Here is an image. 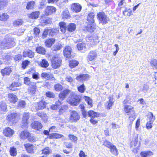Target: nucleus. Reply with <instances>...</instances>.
I'll list each match as a JSON object with an SVG mask.
<instances>
[{"label": "nucleus", "instance_id": "nucleus-8", "mask_svg": "<svg viewBox=\"0 0 157 157\" xmlns=\"http://www.w3.org/2000/svg\"><path fill=\"white\" fill-rule=\"evenodd\" d=\"M97 53L95 51H90L87 57L88 61H91L94 60L97 57Z\"/></svg>", "mask_w": 157, "mask_h": 157}, {"label": "nucleus", "instance_id": "nucleus-63", "mask_svg": "<svg viewBox=\"0 0 157 157\" xmlns=\"http://www.w3.org/2000/svg\"><path fill=\"white\" fill-rule=\"evenodd\" d=\"M67 106L66 105H64L62 106L59 110V112L63 113L67 109Z\"/></svg>", "mask_w": 157, "mask_h": 157}, {"label": "nucleus", "instance_id": "nucleus-34", "mask_svg": "<svg viewBox=\"0 0 157 157\" xmlns=\"http://www.w3.org/2000/svg\"><path fill=\"white\" fill-rule=\"evenodd\" d=\"M76 25L73 23H70L67 25V30L70 32H72L74 31L76 29Z\"/></svg>", "mask_w": 157, "mask_h": 157}, {"label": "nucleus", "instance_id": "nucleus-43", "mask_svg": "<svg viewBox=\"0 0 157 157\" xmlns=\"http://www.w3.org/2000/svg\"><path fill=\"white\" fill-rule=\"evenodd\" d=\"M77 89L78 91L81 93H83L86 90V88L84 84H82L80 86L77 87Z\"/></svg>", "mask_w": 157, "mask_h": 157}, {"label": "nucleus", "instance_id": "nucleus-47", "mask_svg": "<svg viewBox=\"0 0 157 157\" xmlns=\"http://www.w3.org/2000/svg\"><path fill=\"white\" fill-rule=\"evenodd\" d=\"M35 2L33 1H31L29 2L26 6V8L28 9H31L33 8L34 6Z\"/></svg>", "mask_w": 157, "mask_h": 157}, {"label": "nucleus", "instance_id": "nucleus-1", "mask_svg": "<svg viewBox=\"0 0 157 157\" xmlns=\"http://www.w3.org/2000/svg\"><path fill=\"white\" fill-rule=\"evenodd\" d=\"M15 44L14 39L7 35L1 42L0 47L2 48L9 49L14 46Z\"/></svg>", "mask_w": 157, "mask_h": 157}, {"label": "nucleus", "instance_id": "nucleus-37", "mask_svg": "<svg viewBox=\"0 0 157 157\" xmlns=\"http://www.w3.org/2000/svg\"><path fill=\"white\" fill-rule=\"evenodd\" d=\"M61 102L59 100L56 102L55 105H52L51 106V109L53 110H56L58 108L59 106L62 104Z\"/></svg>", "mask_w": 157, "mask_h": 157}, {"label": "nucleus", "instance_id": "nucleus-42", "mask_svg": "<svg viewBox=\"0 0 157 157\" xmlns=\"http://www.w3.org/2000/svg\"><path fill=\"white\" fill-rule=\"evenodd\" d=\"M148 118L149 121L153 123L155 120V117L153 115L152 113L150 112L148 114Z\"/></svg>", "mask_w": 157, "mask_h": 157}, {"label": "nucleus", "instance_id": "nucleus-54", "mask_svg": "<svg viewBox=\"0 0 157 157\" xmlns=\"http://www.w3.org/2000/svg\"><path fill=\"white\" fill-rule=\"evenodd\" d=\"M34 32L36 37H38L39 34L40 32V30L39 28L35 27L34 29Z\"/></svg>", "mask_w": 157, "mask_h": 157}, {"label": "nucleus", "instance_id": "nucleus-13", "mask_svg": "<svg viewBox=\"0 0 157 157\" xmlns=\"http://www.w3.org/2000/svg\"><path fill=\"white\" fill-rule=\"evenodd\" d=\"M3 133L5 136L10 137L14 133V132L9 127H7L4 130Z\"/></svg>", "mask_w": 157, "mask_h": 157}, {"label": "nucleus", "instance_id": "nucleus-32", "mask_svg": "<svg viewBox=\"0 0 157 157\" xmlns=\"http://www.w3.org/2000/svg\"><path fill=\"white\" fill-rule=\"evenodd\" d=\"M36 115L41 117L44 121L45 122L47 121L48 117L46 114L44 112H38L36 113Z\"/></svg>", "mask_w": 157, "mask_h": 157}, {"label": "nucleus", "instance_id": "nucleus-44", "mask_svg": "<svg viewBox=\"0 0 157 157\" xmlns=\"http://www.w3.org/2000/svg\"><path fill=\"white\" fill-rule=\"evenodd\" d=\"M54 88L56 91H60L63 89V86L59 83H57L55 85Z\"/></svg>", "mask_w": 157, "mask_h": 157}, {"label": "nucleus", "instance_id": "nucleus-27", "mask_svg": "<svg viewBox=\"0 0 157 157\" xmlns=\"http://www.w3.org/2000/svg\"><path fill=\"white\" fill-rule=\"evenodd\" d=\"M94 14L93 12L90 13L88 15L87 17V21H89L90 23H94Z\"/></svg>", "mask_w": 157, "mask_h": 157}, {"label": "nucleus", "instance_id": "nucleus-4", "mask_svg": "<svg viewBox=\"0 0 157 157\" xmlns=\"http://www.w3.org/2000/svg\"><path fill=\"white\" fill-rule=\"evenodd\" d=\"M81 97L79 95L74 94L72 96V99L70 101V103L71 105L76 106L79 103Z\"/></svg>", "mask_w": 157, "mask_h": 157}, {"label": "nucleus", "instance_id": "nucleus-51", "mask_svg": "<svg viewBox=\"0 0 157 157\" xmlns=\"http://www.w3.org/2000/svg\"><path fill=\"white\" fill-rule=\"evenodd\" d=\"M84 98L85 101H87L88 104L90 105L91 107H92V99L86 96H85Z\"/></svg>", "mask_w": 157, "mask_h": 157}, {"label": "nucleus", "instance_id": "nucleus-26", "mask_svg": "<svg viewBox=\"0 0 157 157\" xmlns=\"http://www.w3.org/2000/svg\"><path fill=\"white\" fill-rule=\"evenodd\" d=\"M46 104L47 103L45 101H41L37 103V109L38 110L43 109L45 108Z\"/></svg>", "mask_w": 157, "mask_h": 157}, {"label": "nucleus", "instance_id": "nucleus-28", "mask_svg": "<svg viewBox=\"0 0 157 157\" xmlns=\"http://www.w3.org/2000/svg\"><path fill=\"white\" fill-rule=\"evenodd\" d=\"M40 14L39 11H35L32 12L31 13L29 14L28 16L29 18L36 19L37 18Z\"/></svg>", "mask_w": 157, "mask_h": 157}, {"label": "nucleus", "instance_id": "nucleus-14", "mask_svg": "<svg viewBox=\"0 0 157 157\" xmlns=\"http://www.w3.org/2000/svg\"><path fill=\"white\" fill-rule=\"evenodd\" d=\"M31 126L33 128L37 130H39L42 127L41 123L38 121H34L32 122Z\"/></svg>", "mask_w": 157, "mask_h": 157}, {"label": "nucleus", "instance_id": "nucleus-3", "mask_svg": "<svg viewBox=\"0 0 157 157\" xmlns=\"http://www.w3.org/2000/svg\"><path fill=\"white\" fill-rule=\"evenodd\" d=\"M61 59L59 57L54 56L51 59V66L52 68H56L59 67L61 63Z\"/></svg>", "mask_w": 157, "mask_h": 157}, {"label": "nucleus", "instance_id": "nucleus-9", "mask_svg": "<svg viewBox=\"0 0 157 157\" xmlns=\"http://www.w3.org/2000/svg\"><path fill=\"white\" fill-rule=\"evenodd\" d=\"M71 9L72 10L75 12H79L82 9V6L79 3H72L71 5Z\"/></svg>", "mask_w": 157, "mask_h": 157}, {"label": "nucleus", "instance_id": "nucleus-64", "mask_svg": "<svg viewBox=\"0 0 157 157\" xmlns=\"http://www.w3.org/2000/svg\"><path fill=\"white\" fill-rule=\"evenodd\" d=\"M65 80L67 82L71 83L73 82V78L70 76L67 75L66 77Z\"/></svg>", "mask_w": 157, "mask_h": 157}, {"label": "nucleus", "instance_id": "nucleus-22", "mask_svg": "<svg viewBox=\"0 0 157 157\" xmlns=\"http://www.w3.org/2000/svg\"><path fill=\"white\" fill-rule=\"evenodd\" d=\"M11 70L10 67H6L1 71V73L3 76L9 75L11 72Z\"/></svg>", "mask_w": 157, "mask_h": 157}, {"label": "nucleus", "instance_id": "nucleus-18", "mask_svg": "<svg viewBox=\"0 0 157 157\" xmlns=\"http://www.w3.org/2000/svg\"><path fill=\"white\" fill-rule=\"evenodd\" d=\"M9 101L12 103H15L18 100L17 96L13 94L10 93L8 94Z\"/></svg>", "mask_w": 157, "mask_h": 157}, {"label": "nucleus", "instance_id": "nucleus-17", "mask_svg": "<svg viewBox=\"0 0 157 157\" xmlns=\"http://www.w3.org/2000/svg\"><path fill=\"white\" fill-rule=\"evenodd\" d=\"M25 148L27 152L30 153H33L34 152V147L32 144L28 143L24 145Z\"/></svg>", "mask_w": 157, "mask_h": 157}, {"label": "nucleus", "instance_id": "nucleus-55", "mask_svg": "<svg viewBox=\"0 0 157 157\" xmlns=\"http://www.w3.org/2000/svg\"><path fill=\"white\" fill-rule=\"evenodd\" d=\"M51 151L48 147H46L42 150V153L45 155L49 154L51 153Z\"/></svg>", "mask_w": 157, "mask_h": 157}, {"label": "nucleus", "instance_id": "nucleus-40", "mask_svg": "<svg viewBox=\"0 0 157 157\" xmlns=\"http://www.w3.org/2000/svg\"><path fill=\"white\" fill-rule=\"evenodd\" d=\"M9 16L6 13L0 14V20L6 21L9 18Z\"/></svg>", "mask_w": 157, "mask_h": 157}, {"label": "nucleus", "instance_id": "nucleus-61", "mask_svg": "<svg viewBox=\"0 0 157 157\" xmlns=\"http://www.w3.org/2000/svg\"><path fill=\"white\" fill-rule=\"evenodd\" d=\"M25 102L24 101H21L19 102L18 107L24 108L25 106Z\"/></svg>", "mask_w": 157, "mask_h": 157}, {"label": "nucleus", "instance_id": "nucleus-59", "mask_svg": "<svg viewBox=\"0 0 157 157\" xmlns=\"http://www.w3.org/2000/svg\"><path fill=\"white\" fill-rule=\"evenodd\" d=\"M29 63V61L28 60H25L23 61L22 63V67L24 69H25Z\"/></svg>", "mask_w": 157, "mask_h": 157}, {"label": "nucleus", "instance_id": "nucleus-29", "mask_svg": "<svg viewBox=\"0 0 157 157\" xmlns=\"http://www.w3.org/2000/svg\"><path fill=\"white\" fill-rule=\"evenodd\" d=\"M30 135V133L27 131L24 130L21 132L20 134V137L22 139L28 138V137Z\"/></svg>", "mask_w": 157, "mask_h": 157}, {"label": "nucleus", "instance_id": "nucleus-41", "mask_svg": "<svg viewBox=\"0 0 157 157\" xmlns=\"http://www.w3.org/2000/svg\"><path fill=\"white\" fill-rule=\"evenodd\" d=\"M78 64V61L76 60H72L70 61L69 66L71 68H72L77 66Z\"/></svg>", "mask_w": 157, "mask_h": 157}, {"label": "nucleus", "instance_id": "nucleus-24", "mask_svg": "<svg viewBox=\"0 0 157 157\" xmlns=\"http://www.w3.org/2000/svg\"><path fill=\"white\" fill-rule=\"evenodd\" d=\"M88 78L89 76L87 75L82 74L77 76L76 79L78 81H81L86 80Z\"/></svg>", "mask_w": 157, "mask_h": 157}, {"label": "nucleus", "instance_id": "nucleus-11", "mask_svg": "<svg viewBox=\"0 0 157 157\" xmlns=\"http://www.w3.org/2000/svg\"><path fill=\"white\" fill-rule=\"evenodd\" d=\"M56 8L54 6H48L45 10V14L46 15H51L56 11Z\"/></svg>", "mask_w": 157, "mask_h": 157}, {"label": "nucleus", "instance_id": "nucleus-53", "mask_svg": "<svg viewBox=\"0 0 157 157\" xmlns=\"http://www.w3.org/2000/svg\"><path fill=\"white\" fill-rule=\"evenodd\" d=\"M23 21L21 19H18L14 21L13 25L14 26H17L21 25L23 24Z\"/></svg>", "mask_w": 157, "mask_h": 157}, {"label": "nucleus", "instance_id": "nucleus-49", "mask_svg": "<svg viewBox=\"0 0 157 157\" xmlns=\"http://www.w3.org/2000/svg\"><path fill=\"white\" fill-rule=\"evenodd\" d=\"M151 66L154 69L157 68V60L155 59L152 60L150 62Z\"/></svg>", "mask_w": 157, "mask_h": 157}, {"label": "nucleus", "instance_id": "nucleus-62", "mask_svg": "<svg viewBox=\"0 0 157 157\" xmlns=\"http://www.w3.org/2000/svg\"><path fill=\"white\" fill-rule=\"evenodd\" d=\"M28 139L29 141L31 142H34L36 140V137L33 135H29L28 137Z\"/></svg>", "mask_w": 157, "mask_h": 157}, {"label": "nucleus", "instance_id": "nucleus-33", "mask_svg": "<svg viewBox=\"0 0 157 157\" xmlns=\"http://www.w3.org/2000/svg\"><path fill=\"white\" fill-rule=\"evenodd\" d=\"M36 85L31 86L28 89L29 92L31 95L34 94L36 92Z\"/></svg>", "mask_w": 157, "mask_h": 157}, {"label": "nucleus", "instance_id": "nucleus-60", "mask_svg": "<svg viewBox=\"0 0 157 157\" xmlns=\"http://www.w3.org/2000/svg\"><path fill=\"white\" fill-rule=\"evenodd\" d=\"M22 57V56L21 55L18 54L15 56L13 58L15 61H19L21 59Z\"/></svg>", "mask_w": 157, "mask_h": 157}, {"label": "nucleus", "instance_id": "nucleus-31", "mask_svg": "<svg viewBox=\"0 0 157 157\" xmlns=\"http://www.w3.org/2000/svg\"><path fill=\"white\" fill-rule=\"evenodd\" d=\"M23 56L25 57H28L32 58L34 56V53L31 51H25L23 52Z\"/></svg>", "mask_w": 157, "mask_h": 157}, {"label": "nucleus", "instance_id": "nucleus-46", "mask_svg": "<svg viewBox=\"0 0 157 157\" xmlns=\"http://www.w3.org/2000/svg\"><path fill=\"white\" fill-rule=\"evenodd\" d=\"M88 116L93 118L97 117L98 116V114L92 110L89 111L88 112Z\"/></svg>", "mask_w": 157, "mask_h": 157}, {"label": "nucleus", "instance_id": "nucleus-16", "mask_svg": "<svg viewBox=\"0 0 157 157\" xmlns=\"http://www.w3.org/2000/svg\"><path fill=\"white\" fill-rule=\"evenodd\" d=\"M70 91V90L67 89L64 90L63 91L60 92L59 95V99L62 101L63 100Z\"/></svg>", "mask_w": 157, "mask_h": 157}, {"label": "nucleus", "instance_id": "nucleus-21", "mask_svg": "<svg viewBox=\"0 0 157 157\" xmlns=\"http://www.w3.org/2000/svg\"><path fill=\"white\" fill-rule=\"evenodd\" d=\"M55 42V39L54 38L47 39L45 42V44L48 47H51Z\"/></svg>", "mask_w": 157, "mask_h": 157}, {"label": "nucleus", "instance_id": "nucleus-25", "mask_svg": "<svg viewBox=\"0 0 157 157\" xmlns=\"http://www.w3.org/2000/svg\"><path fill=\"white\" fill-rule=\"evenodd\" d=\"M133 107L129 105H125L124 106V110L126 113H128L132 112L133 113H134L133 109Z\"/></svg>", "mask_w": 157, "mask_h": 157}, {"label": "nucleus", "instance_id": "nucleus-39", "mask_svg": "<svg viewBox=\"0 0 157 157\" xmlns=\"http://www.w3.org/2000/svg\"><path fill=\"white\" fill-rule=\"evenodd\" d=\"M62 16L63 19H68L70 17V13L68 10H64L62 14Z\"/></svg>", "mask_w": 157, "mask_h": 157}, {"label": "nucleus", "instance_id": "nucleus-52", "mask_svg": "<svg viewBox=\"0 0 157 157\" xmlns=\"http://www.w3.org/2000/svg\"><path fill=\"white\" fill-rule=\"evenodd\" d=\"M62 47L61 45L60 44H58L54 46L52 48V49L53 50L55 51H58Z\"/></svg>", "mask_w": 157, "mask_h": 157}, {"label": "nucleus", "instance_id": "nucleus-15", "mask_svg": "<svg viewBox=\"0 0 157 157\" xmlns=\"http://www.w3.org/2000/svg\"><path fill=\"white\" fill-rule=\"evenodd\" d=\"M71 52L72 49L69 46H67L63 50L64 56L66 58H69L70 57Z\"/></svg>", "mask_w": 157, "mask_h": 157}, {"label": "nucleus", "instance_id": "nucleus-58", "mask_svg": "<svg viewBox=\"0 0 157 157\" xmlns=\"http://www.w3.org/2000/svg\"><path fill=\"white\" fill-rule=\"evenodd\" d=\"M41 77L44 78L46 79H48L50 78V76L49 75L45 73H42L41 74Z\"/></svg>", "mask_w": 157, "mask_h": 157}, {"label": "nucleus", "instance_id": "nucleus-36", "mask_svg": "<svg viewBox=\"0 0 157 157\" xmlns=\"http://www.w3.org/2000/svg\"><path fill=\"white\" fill-rule=\"evenodd\" d=\"M36 52L40 54H44L46 52L45 48L41 46H39L36 48Z\"/></svg>", "mask_w": 157, "mask_h": 157}, {"label": "nucleus", "instance_id": "nucleus-6", "mask_svg": "<svg viewBox=\"0 0 157 157\" xmlns=\"http://www.w3.org/2000/svg\"><path fill=\"white\" fill-rule=\"evenodd\" d=\"M80 119V116L75 111H72L71 113L70 120L71 122H76Z\"/></svg>", "mask_w": 157, "mask_h": 157}, {"label": "nucleus", "instance_id": "nucleus-23", "mask_svg": "<svg viewBox=\"0 0 157 157\" xmlns=\"http://www.w3.org/2000/svg\"><path fill=\"white\" fill-rule=\"evenodd\" d=\"M77 48L79 51H82L83 52L87 50L86 47V44L84 43H79L77 44Z\"/></svg>", "mask_w": 157, "mask_h": 157}, {"label": "nucleus", "instance_id": "nucleus-7", "mask_svg": "<svg viewBox=\"0 0 157 157\" xmlns=\"http://www.w3.org/2000/svg\"><path fill=\"white\" fill-rule=\"evenodd\" d=\"M96 25L95 23H90L87 26L84 28V30H86L90 33H92L96 29Z\"/></svg>", "mask_w": 157, "mask_h": 157}, {"label": "nucleus", "instance_id": "nucleus-12", "mask_svg": "<svg viewBox=\"0 0 157 157\" xmlns=\"http://www.w3.org/2000/svg\"><path fill=\"white\" fill-rule=\"evenodd\" d=\"M19 115L16 113H13L9 114L7 119L9 121H12L19 117Z\"/></svg>", "mask_w": 157, "mask_h": 157}, {"label": "nucleus", "instance_id": "nucleus-38", "mask_svg": "<svg viewBox=\"0 0 157 157\" xmlns=\"http://www.w3.org/2000/svg\"><path fill=\"white\" fill-rule=\"evenodd\" d=\"M39 65L42 67L46 68L48 67L49 64L47 60L43 59Z\"/></svg>", "mask_w": 157, "mask_h": 157}, {"label": "nucleus", "instance_id": "nucleus-5", "mask_svg": "<svg viewBox=\"0 0 157 157\" xmlns=\"http://www.w3.org/2000/svg\"><path fill=\"white\" fill-rule=\"evenodd\" d=\"M29 117V114L28 113H25L23 114L22 123L23 124V128H27L28 127V120Z\"/></svg>", "mask_w": 157, "mask_h": 157}, {"label": "nucleus", "instance_id": "nucleus-48", "mask_svg": "<svg viewBox=\"0 0 157 157\" xmlns=\"http://www.w3.org/2000/svg\"><path fill=\"white\" fill-rule=\"evenodd\" d=\"M109 101L108 105L107 108L108 109H111V107L112 106L113 103V98L111 97H109Z\"/></svg>", "mask_w": 157, "mask_h": 157}, {"label": "nucleus", "instance_id": "nucleus-19", "mask_svg": "<svg viewBox=\"0 0 157 157\" xmlns=\"http://www.w3.org/2000/svg\"><path fill=\"white\" fill-rule=\"evenodd\" d=\"M55 30L52 29H45L43 34L42 36L43 38H44L46 37V36L49 34V35L52 36L53 33H55Z\"/></svg>", "mask_w": 157, "mask_h": 157}, {"label": "nucleus", "instance_id": "nucleus-50", "mask_svg": "<svg viewBox=\"0 0 157 157\" xmlns=\"http://www.w3.org/2000/svg\"><path fill=\"white\" fill-rule=\"evenodd\" d=\"M10 154L12 156H15L17 155L16 148L14 147H11L10 148Z\"/></svg>", "mask_w": 157, "mask_h": 157}, {"label": "nucleus", "instance_id": "nucleus-10", "mask_svg": "<svg viewBox=\"0 0 157 157\" xmlns=\"http://www.w3.org/2000/svg\"><path fill=\"white\" fill-rule=\"evenodd\" d=\"M21 85V83L17 82H14L10 85L7 88L11 91H15L18 90V89L17 88L18 87L20 86Z\"/></svg>", "mask_w": 157, "mask_h": 157}, {"label": "nucleus", "instance_id": "nucleus-2", "mask_svg": "<svg viewBox=\"0 0 157 157\" xmlns=\"http://www.w3.org/2000/svg\"><path fill=\"white\" fill-rule=\"evenodd\" d=\"M97 17L100 23L106 24L109 21V17L103 12H100L98 13Z\"/></svg>", "mask_w": 157, "mask_h": 157}, {"label": "nucleus", "instance_id": "nucleus-56", "mask_svg": "<svg viewBox=\"0 0 157 157\" xmlns=\"http://www.w3.org/2000/svg\"><path fill=\"white\" fill-rule=\"evenodd\" d=\"M68 137L70 140L74 142H76L77 140V137L73 135H69Z\"/></svg>", "mask_w": 157, "mask_h": 157}, {"label": "nucleus", "instance_id": "nucleus-57", "mask_svg": "<svg viewBox=\"0 0 157 157\" xmlns=\"http://www.w3.org/2000/svg\"><path fill=\"white\" fill-rule=\"evenodd\" d=\"M46 95L47 97L49 98H53L55 97L54 94L51 92H48L46 93Z\"/></svg>", "mask_w": 157, "mask_h": 157}, {"label": "nucleus", "instance_id": "nucleus-45", "mask_svg": "<svg viewBox=\"0 0 157 157\" xmlns=\"http://www.w3.org/2000/svg\"><path fill=\"white\" fill-rule=\"evenodd\" d=\"M132 10L130 9H128L127 8H126L123 11V13L124 15L130 16L132 14Z\"/></svg>", "mask_w": 157, "mask_h": 157}, {"label": "nucleus", "instance_id": "nucleus-35", "mask_svg": "<svg viewBox=\"0 0 157 157\" xmlns=\"http://www.w3.org/2000/svg\"><path fill=\"white\" fill-rule=\"evenodd\" d=\"M140 155L142 157H149L153 155V153L151 151H144L141 152Z\"/></svg>", "mask_w": 157, "mask_h": 157}, {"label": "nucleus", "instance_id": "nucleus-20", "mask_svg": "<svg viewBox=\"0 0 157 157\" xmlns=\"http://www.w3.org/2000/svg\"><path fill=\"white\" fill-rule=\"evenodd\" d=\"M7 111V105L6 103L3 102H0V113L1 114L6 113Z\"/></svg>", "mask_w": 157, "mask_h": 157}, {"label": "nucleus", "instance_id": "nucleus-30", "mask_svg": "<svg viewBox=\"0 0 157 157\" xmlns=\"http://www.w3.org/2000/svg\"><path fill=\"white\" fill-rule=\"evenodd\" d=\"M109 148L110 151L113 154L116 156L118 155V151L115 146L112 145Z\"/></svg>", "mask_w": 157, "mask_h": 157}]
</instances>
